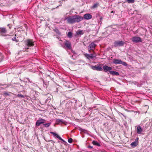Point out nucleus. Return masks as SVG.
I'll return each instance as SVG.
<instances>
[{
	"instance_id": "obj_19",
	"label": "nucleus",
	"mask_w": 152,
	"mask_h": 152,
	"mask_svg": "<svg viewBox=\"0 0 152 152\" xmlns=\"http://www.w3.org/2000/svg\"><path fill=\"white\" fill-rule=\"evenodd\" d=\"M65 121L62 119H58L56 120V124H59V123H64Z\"/></svg>"
},
{
	"instance_id": "obj_28",
	"label": "nucleus",
	"mask_w": 152,
	"mask_h": 152,
	"mask_svg": "<svg viewBox=\"0 0 152 152\" xmlns=\"http://www.w3.org/2000/svg\"><path fill=\"white\" fill-rule=\"evenodd\" d=\"M4 94L5 95V96H9L10 95L8 93H7V92H4Z\"/></svg>"
},
{
	"instance_id": "obj_16",
	"label": "nucleus",
	"mask_w": 152,
	"mask_h": 152,
	"mask_svg": "<svg viewBox=\"0 0 152 152\" xmlns=\"http://www.w3.org/2000/svg\"><path fill=\"white\" fill-rule=\"evenodd\" d=\"M84 33L83 30H78L76 33V35H82Z\"/></svg>"
},
{
	"instance_id": "obj_26",
	"label": "nucleus",
	"mask_w": 152,
	"mask_h": 152,
	"mask_svg": "<svg viewBox=\"0 0 152 152\" xmlns=\"http://www.w3.org/2000/svg\"><path fill=\"white\" fill-rule=\"evenodd\" d=\"M68 142L69 143H71L72 142V138H70L68 140Z\"/></svg>"
},
{
	"instance_id": "obj_29",
	"label": "nucleus",
	"mask_w": 152,
	"mask_h": 152,
	"mask_svg": "<svg viewBox=\"0 0 152 152\" xmlns=\"http://www.w3.org/2000/svg\"><path fill=\"white\" fill-rule=\"evenodd\" d=\"M16 37H15L14 38H13L12 39L13 41H15L16 40Z\"/></svg>"
},
{
	"instance_id": "obj_30",
	"label": "nucleus",
	"mask_w": 152,
	"mask_h": 152,
	"mask_svg": "<svg viewBox=\"0 0 152 152\" xmlns=\"http://www.w3.org/2000/svg\"><path fill=\"white\" fill-rule=\"evenodd\" d=\"M88 148H92V147L90 145H89L88 146Z\"/></svg>"
},
{
	"instance_id": "obj_34",
	"label": "nucleus",
	"mask_w": 152,
	"mask_h": 152,
	"mask_svg": "<svg viewBox=\"0 0 152 152\" xmlns=\"http://www.w3.org/2000/svg\"><path fill=\"white\" fill-rule=\"evenodd\" d=\"M90 50V49H88V51H89V52H90V51H91V50Z\"/></svg>"
},
{
	"instance_id": "obj_36",
	"label": "nucleus",
	"mask_w": 152,
	"mask_h": 152,
	"mask_svg": "<svg viewBox=\"0 0 152 152\" xmlns=\"http://www.w3.org/2000/svg\"><path fill=\"white\" fill-rule=\"evenodd\" d=\"M9 93H11V94H12V93H11L10 92H9Z\"/></svg>"
},
{
	"instance_id": "obj_2",
	"label": "nucleus",
	"mask_w": 152,
	"mask_h": 152,
	"mask_svg": "<svg viewBox=\"0 0 152 152\" xmlns=\"http://www.w3.org/2000/svg\"><path fill=\"white\" fill-rule=\"evenodd\" d=\"M132 40L133 42L136 43L142 42L141 38L139 37L136 36L133 37L132 39Z\"/></svg>"
},
{
	"instance_id": "obj_8",
	"label": "nucleus",
	"mask_w": 152,
	"mask_h": 152,
	"mask_svg": "<svg viewBox=\"0 0 152 152\" xmlns=\"http://www.w3.org/2000/svg\"><path fill=\"white\" fill-rule=\"evenodd\" d=\"M64 45L68 49H71V44L69 41H66L64 42Z\"/></svg>"
},
{
	"instance_id": "obj_7",
	"label": "nucleus",
	"mask_w": 152,
	"mask_h": 152,
	"mask_svg": "<svg viewBox=\"0 0 152 152\" xmlns=\"http://www.w3.org/2000/svg\"><path fill=\"white\" fill-rule=\"evenodd\" d=\"M96 46V45L94 43L92 42L89 45L88 48L89 49H90L89 50H93V52L94 53V50Z\"/></svg>"
},
{
	"instance_id": "obj_10",
	"label": "nucleus",
	"mask_w": 152,
	"mask_h": 152,
	"mask_svg": "<svg viewBox=\"0 0 152 152\" xmlns=\"http://www.w3.org/2000/svg\"><path fill=\"white\" fill-rule=\"evenodd\" d=\"M103 69L104 71L105 72L107 71H110L112 69V68L111 67L108 66H107L105 65L103 66Z\"/></svg>"
},
{
	"instance_id": "obj_15",
	"label": "nucleus",
	"mask_w": 152,
	"mask_h": 152,
	"mask_svg": "<svg viewBox=\"0 0 152 152\" xmlns=\"http://www.w3.org/2000/svg\"><path fill=\"white\" fill-rule=\"evenodd\" d=\"M142 130L141 127L140 126H138L137 128V133L138 134H141Z\"/></svg>"
},
{
	"instance_id": "obj_35",
	"label": "nucleus",
	"mask_w": 152,
	"mask_h": 152,
	"mask_svg": "<svg viewBox=\"0 0 152 152\" xmlns=\"http://www.w3.org/2000/svg\"><path fill=\"white\" fill-rule=\"evenodd\" d=\"M28 81L29 82H31L30 81V80L29 79H28Z\"/></svg>"
},
{
	"instance_id": "obj_13",
	"label": "nucleus",
	"mask_w": 152,
	"mask_h": 152,
	"mask_svg": "<svg viewBox=\"0 0 152 152\" xmlns=\"http://www.w3.org/2000/svg\"><path fill=\"white\" fill-rule=\"evenodd\" d=\"M51 133L53 134V135L54 136H56L57 138H58L60 140L64 142V141L56 133H54L53 132H51Z\"/></svg>"
},
{
	"instance_id": "obj_5",
	"label": "nucleus",
	"mask_w": 152,
	"mask_h": 152,
	"mask_svg": "<svg viewBox=\"0 0 152 152\" xmlns=\"http://www.w3.org/2000/svg\"><path fill=\"white\" fill-rule=\"evenodd\" d=\"M91 68L93 70L97 71H101L102 70V67L99 65H97L94 66H92L91 67Z\"/></svg>"
},
{
	"instance_id": "obj_21",
	"label": "nucleus",
	"mask_w": 152,
	"mask_h": 152,
	"mask_svg": "<svg viewBox=\"0 0 152 152\" xmlns=\"http://www.w3.org/2000/svg\"><path fill=\"white\" fill-rule=\"evenodd\" d=\"M72 35V34L71 32H68L67 36L69 38H71Z\"/></svg>"
},
{
	"instance_id": "obj_9",
	"label": "nucleus",
	"mask_w": 152,
	"mask_h": 152,
	"mask_svg": "<svg viewBox=\"0 0 152 152\" xmlns=\"http://www.w3.org/2000/svg\"><path fill=\"white\" fill-rule=\"evenodd\" d=\"M83 17L85 19L88 20L91 19L92 18V16L89 13H87L84 15Z\"/></svg>"
},
{
	"instance_id": "obj_32",
	"label": "nucleus",
	"mask_w": 152,
	"mask_h": 152,
	"mask_svg": "<svg viewBox=\"0 0 152 152\" xmlns=\"http://www.w3.org/2000/svg\"><path fill=\"white\" fill-rule=\"evenodd\" d=\"M113 31H115V30H116V29L115 28H113Z\"/></svg>"
},
{
	"instance_id": "obj_3",
	"label": "nucleus",
	"mask_w": 152,
	"mask_h": 152,
	"mask_svg": "<svg viewBox=\"0 0 152 152\" xmlns=\"http://www.w3.org/2000/svg\"><path fill=\"white\" fill-rule=\"evenodd\" d=\"M84 55L88 59H92L95 57L96 56V54L94 53V52L93 54H88L86 53L84 54Z\"/></svg>"
},
{
	"instance_id": "obj_11",
	"label": "nucleus",
	"mask_w": 152,
	"mask_h": 152,
	"mask_svg": "<svg viewBox=\"0 0 152 152\" xmlns=\"http://www.w3.org/2000/svg\"><path fill=\"white\" fill-rule=\"evenodd\" d=\"M27 44L28 46H31L34 45L33 42L31 40H28L27 41Z\"/></svg>"
},
{
	"instance_id": "obj_20",
	"label": "nucleus",
	"mask_w": 152,
	"mask_h": 152,
	"mask_svg": "<svg viewBox=\"0 0 152 152\" xmlns=\"http://www.w3.org/2000/svg\"><path fill=\"white\" fill-rule=\"evenodd\" d=\"M92 143V144L94 145H96L99 146H100V144L96 141H93Z\"/></svg>"
},
{
	"instance_id": "obj_14",
	"label": "nucleus",
	"mask_w": 152,
	"mask_h": 152,
	"mask_svg": "<svg viewBox=\"0 0 152 152\" xmlns=\"http://www.w3.org/2000/svg\"><path fill=\"white\" fill-rule=\"evenodd\" d=\"M122 61L120 59H114L113 61V63L116 64H121V63Z\"/></svg>"
},
{
	"instance_id": "obj_24",
	"label": "nucleus",
	"mask_w": 152,
	"mask_h": 152,
	"mask_svg": "<svg viewBox=\"0 0 152 152\" xmlns=\"http://www.w3.org/2000/svg\"><path fill=\"white\" fill-rule=\"evenodd\" d=\"M121 64H122L123 65L126 66L127 65V64L125 62H123L122 61L121 63Z\"/></svg>"
},
{
	"instance_id": "obj_27",
	"label": "nucleus",
	"mask_w": 152,
	"mask_h": 152,
	"mask_svg": "<svg viewBox=\"0 0 152 152\" xmlns=\"http://www.w3.org/2000/svg\"><path fill=\"white\" fill-rule=\"evenodd\" d=\"M98 4L97 3L94 4L93 6V8H95L97 7Z\"/></svg>"
},
{
	"instance_id": "obj_6",
	"label": "nucleus",
	"mask_w": 152,
	"mask_h": 152,
	"mask_svg": "<svg viewBox=\"0 0 152 152\" xmlns=\"http://www.w3.org/2000/svg\"><path fill=\"white\" fill-rule=\"evenodd\" d=\"M45 120L41 118H40L36 122V126H38L40 125L41 124H44L45 123Z\"/></svg>"
},
{
	"instance_id": "obj_23",
	"label": "nucleus",
	"mask_w": 152,
	"mask_h": 152,
	"mask_svg": "<svg viewBox=\"0 0 152 152\" xmlns=\"http://www.w3.org/2000/svg\"><path fill=\"white\" fill-rule=\"evenodd\" d=\"M17 96L19 97H20L21 98H24V96L23 95H22L21 94H18L17 95Z\"/></svg>"
},
{
	"instance_id": "obj_25",
	"label": "nucleus",
	"mask_w": 152,
	"mask_h": 152,
	"mask_svg": "<svg viewBox=\"0 0 152 152\" xmlns=\"http://www.w3.org/2000/svg\"><path fill=\"white\" fill-rule=\"evenodd\" d=\"M50 125V123L45 124H44V125L46 127H48Z\"/></svg>"
},
{
	"instance_id": "obj_22",
	"label": "nucleus",
	"mask_w": 152,
	"mask_h": 152,
	"mask_svg": "<svg viewBox=\"0 0 152 152\" xmlns=\"http://www.w3.org/2000/svg\"><path fill=\"white\" fill-rule=\"evenodd\" d=\"M126 1L129 3H133L134 1V0H126Z\"/></svg>"
},
{
	"instance_id": "obj_4",
	"label": "nucleus",
	"mask_w": 152,
	"mask_h": 152,
	"mask_svg": "<svg viewBox=\"0 0 152 152\" xmlns=\"http://www.w3.org/2000/svg\"><path fill=\"white\" fill-rule=\"evenodd\" d=\"M124 43V42L123 41H115L114 43V45L115 46H122Z\"/></svg>"
},
{
	"instance_id": "obj_17",
	"label": "nucleus",
	"mask_w": 152,
	"mask_h": 152,
	"mask_svg": "<svg viewBox=\"0 0 152 152\" xmlns=\"http://www.w3.org/2000/svg\"><path fill=\"white\" fill-rule=\"evenodd\" d=\"M110 73L113 75H118L119 73L118 72L113 71H110Z\"/></svg>"
},
{
	"instance_id": "obj_33",
	"label": "nucleus",
	"mask_w": 152,
	"mask_h": 152,
	"mask_svg": "<svg viewBox=\"0 0 152 152\" xmlns=\"http://www.w3.org/2000/svg\"><path fill=\"white\" fill-rule=\"evenodd\" d=\"M56 32H58V31L57 29H56Z\"/></svg>"
},
{
	"instance_id": "obj_18",
	"label": "nucleus",
	"mask_w": 152,
	"mask_h": 152,
	"mask_svg": "<svg viewBox=\"0 0 152 152\" xmlns=\"http://www.w3.org/2000/svg\"><path fill=\"white\" fill-rule=\"evenodd\" d=\"M0 29V32L1 33H6L7 32V30L5 28H1Z\"/></svg>"
},
{
	"instance_id": "obj_12",
	"label": "nucleus",
	"mask_w": 152,
	"mask_h": 152,
	"mask_svg": "<svg viewBox=\"0 0 152 152\" xmlns=\"http://www.w3.org/2000/svg\"><path fill=\"white\" fill-rule=\"evenodd\" d=\"M138 138H137V140H135L134 142H132L131 144V146L133 147H134L137 146L138 144Z\"/></svg>"
},
{
	"instance_id": "obj_31",
	"label": "nucleus",
	"mask_w": 152,
	"mask_h": 152,
	"mask_svg": "<svg viewBox=\"0 0 152 152\" xmlns=\"http://www.w3.org/2000/svg\"><path fill=\"white\" fill-rule=\"evenodd\" d=\"M80 130L82 132H84L85 131V130L84 129H80Z\"/></svg>"
},
{
	"instance_id": "obj_1",
	"label": "nucleus",
	"mask_w": 152,
	"mask_h": 152,
	"mask_svg": "<svg viewBox=\"0 0 152 152\" xmlns=\"http://www.w3.org/2000/svg\"><path fill=\"white\" fill-rule=\"evenodd\" d=\"M67 22L69 24H73L76 22H79L83 19V17L78 15L69 16L66 19Z\"/></svg>"
}]
</instances>
